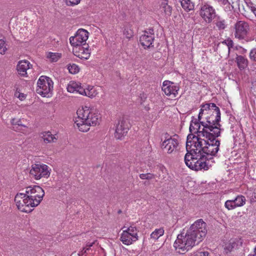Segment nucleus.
<instances>
[{"label":"nucleus","mask_w":256,"mask_h":256,"mask_svg":"<svg viewBox=\"0 0 256 256\" xmlns=\"http://www.w3.org/2000/svg\"><path fill=\"white\" fill-rule=\"evenodd\" d=\"M124 34L128 38H130L132 36V32L130 30L124 29Z\"/></svg>","instance_id":"nucleus-38"},{"label":"nucleus","mask_w":256,"mask_h":256,"mask_svg":"<svg viewBox=\"0 0 256 256\" xmlns=\"http://www.w3.org/2000/svg\"><path fill=\"white\" fill-rule=\"evenodd\" d=\"M162 88L165 94L172 98L177 96L179 90V87L176 84L168 80L163 82Z\"/></svg>","instance_id":"nucleus-13"},{"label":"nucleus","mask_w":256,"mask_h":256,"mask_svg":"<svg viewBox=\"0 0 256 256\" xmlns=\"http://www.w3.org/2000/svg\"><path fill=\"white\" fill-rule=\"evenodd\" d=\"M62 56V54L58 52H49L46 54L47 58L51 62H57Z\"/></svg>","instance_id":"nucleus-28"},{"label":"nucleus","mask_w":256,"mask_h":256,"mask_svg":"<svg viewBox=\"0 0 256 256\" xmlns=\"http://www.w3.org/2000/svg\"><path fill=\"white\" fill-rule=\"evenodd\" d=\"M138 230L136 226H132L122 231L120 240L126 245H130L138 239Z\"/></svg>","instance_id":"nucleus-8"},{"label":"nucleus","mask_w":256,"mask_h":256,"mask_svg":"<svg viewBox=\"0 0 256 256\" xmlns=\"http://www.w3.org/2000/svg\"><path fill=\"white\" fill-rule=\"evenodd\" d=\"M255 16H256V10H254V13Z\"/></svg>","instance_id":"nucleus-44"},{"label":"nucleus","mask_w":256,"mask_h":256,"mask_svg":"<svg viewBox=\"0 0 256 256\" xmlns=\"http://www.w3.org/2000/svg\"><path fill=\"white\" fill-rule=\"evenodd\" d=\"M18 97L19 98L20 100H22L26 98V95L24 94L19 93Z\"/></svg>","instance_id":"nucleus-40"},{"label":"nucleus","mask_w":256,"mask_h":256,"mask_svg":"<svg viewBox=\"0 0 256 256\" xmlns=\"http://www.w3.org/2000/svg\"><path fill=\"white\" fill-rule=\"evenodd\" d=\"M24 118H13L10 120V124L12 126V128L14 130H19L20 129L18 128V127L20 128H26V126L24 124Z\"/></svg>","instance_id":"nucleus-23"},{"label":"nucleus","mask_w":256,"mask_h":256,"mask_svg":"<svg viewBox=\"0 0 256 256\" xmlns=\"http://www.w3.org/2000/svg\"><path fill=\"white\" fill-rule=\"evenodd\" d=\"M37 84L36 92L38 94L44 97H49L51 96L54 83L50 78L44 76H40Z\"/></svg>","instance_id":"nucleus-7"},{"label":"nucleus","mask_w":256,"mask_h":256,"mask_svg":"<svg viewBox=\"0 0 256 256\" xmlns=\"http://www.w3.org/2000/svg\"><path fill=\"white\" fill-rule=\"evenodd\" d=\"M76 47L74 50V55L81 59H88L90 56V50L88 48V45Z\"/></svg>","instance_id":"nucleus-17"},{"label":"nucleus","mask_w":256,"mask_h":256,"mask_svg":"<svg viewBox=\"0 0 256 256\" xmlns=\"http://www.w3.org/2000/svg\"><path fill=\"white\" fill-rule=\"evenodd\" d=\"M44 196V190L38 186L26 188L25 192L18 194L14 198L17 208L21 212H30L38 206Z\"/></svg>","instance_id":"nucleus-4"},{"label":"nucleus","mask_w":256,"mask_h":256,"mask_svg":"<svg viewBox=\"0 0 256 256\" xmlns=\"http://www.w3.org/2000/svg\"><path fill=\"white\" fill-rule=\"evenodd\" d=\"M206 224L202 219L196 220L187 230L177 236L174 246L180 254H184L199 244L206 236L208 230Z\"/></svg>","instance_id":"nucleus-3"},{"label":"nucleus","mask_w":256,"mask_h":256,"mask_svg":"<svg viewBox=\"0 0 256 256\" xmlns=\"http://www.w3.org/2000/svg\"><path fill=\"white\" fill-rule=\"evenodd\" d=\"M208 252L198 251L194 252L192 256H208Z\"/></svg>","instance_id":"nucleus-39"},{"label":"nucleus","mask_w":256,"mask_h":256,"mask_svg":"<svg viewBox=\"0 0 256 256\" xmlns=\"http://www.w3.org/2000/svg\"><path fill=\"white\" fill-rule=\"evenodd\" d=\"M42 138L46 142H54L56 140V138L53 136L50 132H46L43 133Z\"/></svg>","instance_id":"nucleus-29"},{"label":"nucleus","mask_w":256,"mask_h":256,"mask_svg":"<svg viewBox=\"0 0 256 256\" xmlns=\"http://www.w3.org/2000/svg\"><path fill=\"white\" fill-rule=\"evenodd\" d=\"M198 14L206 24L212 22L216 16L214 8L207 3L202 4L200 6Z\"/></svg>","instance_id":"nucleus-10"},{"label":"nucleus","mask_w":256,"mask_h":256,"mask_svg":"<svg viewBox=\"0 0 256 256\" xmlns=\"http://www.w3.org/2000/svg\"><path fill=\"white\" fill-rule=\"evenodd\" d=\"M182 8L186 12H190L194 8L193 3L190 0H180Z\"/></svg>","instance_id":"nucleus-26"},{"label":"nucleus","mask_w":256,"mask_h":256,"mask_svg":"<svg viewBox=\"0 0 256 256\" xmlns=\"http://www.w3.org/2000/svg\"><path fill=\"white\" fill-rule=\"evenodd\" d=\"M240 0H225L224 4L223 6L226 5V8L228 10H230L231 8L232 9H240Z\"/></svg>","instance_id":"nucleus-24"},{"label":"nucleus","mask_w":256,"mask_h":256,"mask_svg":"<svg viewBox=\"0 0 256 256\" xmlns=\"http://www.w3.org/2000/svg\"><path fill=\"white\" fill-rule=\"evenodd\" d=\"M76 114L78 117L74 124L78 130L82 132H88L91 126L98 124L101 120L98 111L93 106H82L77 110Z\"/></svg>","instance_id":"nucleus-5"},{"label":"nucleus","mask_w":256,"mask_h":256,"mask_svg":"<svg viewBox=\"0 0 256 256\" xmlns=\"http://www.w3.org/2000/svg\"><path fill=\"white\" fill-rule=\"evenodd\" d=\"M51 169L45 164H35L32 166L30 174L36 180L42 178H48L50 174Z\"/></svg>","instance_id":"nucleus-9"},{"label":"nucleus","mask_w":256,"mask_h":256,"mask_svg":"<svg viewBox=\"0 0 256 256\" xmlns=\"http://www.w3.org/2000/svg\"><path fill=\"white\" fill-rule=\"evenodd\" d=\"M96 242V240H94L92 242H86L84 246L79 252L78 256H86L88 254L94 256L96 252V250H94V246Z\"/></svg>","instance_id":"nucleus-18"},{"label":"nucleus","mask_w":256,"mask_h":256,"mask_svg":"<svg viewBox=\"0 0 256 256\" xmlns=\"http://www.w3.org/2000/svg\"><path fill=\"white\" fill-rule=\"evenodd\" d=\"M246 202V198L244 196L240 194L237 196L234 200H227L224 203V206L228 210H232L244 206Z\"/></svg>","instance_id":"nucleus-14"},{"label":"nucleus","mask_w":256,"mask_h":256,"mask_svg":"<svg viewBox=\"0 0 256 256\" xmlns=\"http://www.w3.org/2000/svg\"><path fill=\"white\" fill-rule=\"evenodd\" d=\"M236 62L238 68L240 70H243L248 66V60L242 56L236 54Z\"/></svg>","instance_id":"nucleus-25"},{"label":"nucleus","mask_w":256,"mask_h":256,"mask_svg":"<svg viewBox=\"0 0 256 256\" xmlns=\"http://www.w3.org/2000/svg\"><path fill=\"white\" fill-rule=\"evenodd\" d=\"M220 108L214 103L202 104L200 109L198 118L192 117L190 126V131L196 133L198 136L200 132L206 130L209 133L215 128L220 127Z\"/></svg>","instance_id":"nucleus-2"},{"label":"nucleus","mask_w":256,"mask_h":256,"mask_svg":"<svg viewBox=\"0 0 256 256\" xmlns=\"http://www.w3.org/2000/svg\"><path fill=\"white\" fill-rule=\"evenodd\" d=\"M68 70L69 72L72 74H76L80 70L78 66L76 64L69 65L68 66Z\"/></svg>","instance_id":"nucleus-32"},{"label":"nucleus","mask_w":256,"mask_h":256,"mask_svg":"<svg viewBox=\"0 0 256 256\" xmlns=\"http://www.w3.org/2000/svg\"><path fill=\"white\" fill-rule=\"evenodd\" d=\"M154 175L150 173L142 174L140 175V178L142 180H151L152 178H154Z\"/></svg>","instance_id":"nucleus-35"},{"label":"nucleus","mask_w":256,"mask_h":256,"mask_svg":"<svg viewBox=\"0 0 256 256\" xmlns=\"http://www.w3.org/2000/svg\"><path fill=\"white\" fill-rule=\"evenodd\" d=\"M234 35L239 40H244L246 42L256 40V32L250 33V26L248 22L238 20L234 24Z\"/></svg>","instance_id":"nucleus-6"},{"label":"nucleus","mask_w":256,"mask_h":256,"mask_svg":"<svg viewBox=\"0 0 256 256\" xmlns=\"http://www.w3.org/2000/svg\"><path fill=\"white\" fill-rule=\"evenodd\" d=\"M160 10L166 16H170L172 14V8L168 0H161Z\"/></svg>","instance_id":"nucleus-21"},{"label":"nucleus","mask_w":256,"mask_h":256,"mask_svg":"<svg viewBox=\"0 0 256 256\" xmlns=\"http://www.w3.org/2000/svg\"><path fill=\"white\" fill-rule=\"evenodd\" d=\"M214 20V23L218 30L223 31L227 27L226 20L220 16L216 15Z\"/></svg>","instance_id":"nucleus-22"},{"label":"nucleus","mask_w":256,"mask_h":256,"mask_svg":"<svg viewBox=\"0 0 256 256\" xmlns=\"http://www.w3.org/2000/svg\"><path fill=\"white\" fill-rule=\"evenodd\" d=\"M178 144V140L176 138L170 137L162 142V148L168 154H172L176 151Z\"/></svg>","instance_id":"nucleus-16"},{"label":"nucleus","mask_w":256,"mask_h":256,"mask_svg":"<svg viewBox=\"0 0 256 256\" xmlns=\"http://www.w3.org/2000/svg\"><path fill=\"white\" fill-rule=\"evenodd\" d=\"M97 93L95 89L92 86L88 87V88L86 90L84 88V92H83L82 95L87 96L89 98H92L96 95Z\"/></svg>","instance_id":"nucleus-30"},{"label":"nucleus","mask_w":256,"mask_h":256,"mask_svg":"<svg viewBox=\"0 0 256 256\" xmlns=\"http://www.w3.org/2000/svg\"><path fill=\"white\" fill-rule=\"evenodd\" d=\"M164 230L163 228L156 229L150 234V239L156 241L164 235Z\"/></svg>","instance_id":"nucleus-27"},{"label":"nucleus","mask_w":256,"mask_h":256,"mask_svg":"<svg viewBox=\"0 0 256 256\" xmlns=\"http://www.w3.org/2000/svg\"><path fill=\"white\" fill-rule=\"evenodd\" d=\"M66 4L68 6H74L78 4L81 0H64Z\"/></svg>","instance_id":"nucleus-36"},{"label":"nucleus","mask_w":256,"mask_h":256,"mask_svg":"<svg viewBox=\"0 0 256 256\" xmlns=\"http://www.w3.org/2000/svg\"><path fill=\"white\" fill-rule=\"evenodd\" d=\"M218 2L222 5H223L224 4V0H217Z\"/></svg>","instance_id":"nucleus-42"},{"label":"nucleus","mask_w":256,"mask_h":256,"mask_svg":"<svg viewBox=\"0 0 256 256\" xmlns=\"http://www.w3.org/2000/svg\"><path fill=\"white\" fill-rule=\"evenodd\" d=\"M88 32L84 29H79L74 36L70 38L72 46L76 47L86 46V41L88 38Z\"/></svg>","instance_id":"nucleus-11"},{"label":"nucleus","mask_w":256,"mask_h":256,"mask_svg":"<svg viewBox=\"0 0 256 256\" xmlns=\"http://www.w3.org/2000/svg\"><path fill=\"white\" fill-rule=\"evenodd\" d=\"M67 90L72 93H77L82 94L84 92V88L82 86L81 84L78 82L70 81L68 84Z\"/></svg>","instance_id":"nucleus-19"},{"label":"nucleus","mask_w":256,"mask_h":256,"mask_svg":"<svg viewBox=\"0 0 256 256\" xmlns=\"http://www.w3.org/2000/svg\"><path fill=\"white\" fill-rule=\"evenodd\" d=\"M30 62L28 60L20 61L17 65V70L18 74L22 76H27V70L30 68Z\"/></svg>","instance_id":"nucleus-20"},{"label":"nucleus","mask_w":256,"mask_h":256,"mask_svg":"<svg viewBox=\"0 0 256 256\" xmlns=\"http://www.w3.org/2000/svg\"><path fill=\"white\" fill-rule=\"evenodd\" d=\"M152 30H149V32L145 31L140 38V42L141 45L144 48H149L153 46L152 44L154 40V34Z\"/></svg>","instance_id":"nucleus-15"},{"label":"nucleus","mask_w":256,"mask_h":256,"mask_svg":"<svg viewBox=\"0 0 256 256\" xmlns=\"http://www.w3.org/2000/svg\"><path fill=\"white\" fill-rule=\"evenodd\" d=\"M248 6L250 7V10H252V12L254 14V10H256V7L254 6L252 4H250L248 5Z\"/></svg>","instance_id":"nucleus-41"},{"label":"nucleus","mask_w":256,"mask_h":256,"mask_svg":"<svg viewBox=\"0 0 256 256\" xmlns=\"http://www.w3.org/2000/svg\"><path fill=\"white\" fill-rule=\"evenodd\" d=\"M220 134V127H218L210 133L206 130L200 132L198 136H188L184 162L189 168L196 171L210 168L214 162V156L220 150V141L216 138Z\"/></svg>","instance_id":"nucleus-1"},{"label":"nucleus","mask_w":256,"mask_h":256,"mask_svg":"<svg viewBox=\"0 0 256 256\" xmlns=\"http://www.w3.org/2000/svg\"><path fill=\"white\" fill-rule=\"evenodd\" d=\"M226 9H227L226 8ZM227 10H228V9L227 10H226V11H227Z\"/></svg>","instance_id":"nucleus-45"},{"label":"nucleus","mask_w":256,"mask_h":256,"mask_svg":"<svg viewBox=\"0 0 256 256\" xmlns=\"http://www.w3.org/2000/svg\"><path fill=\"white\" fill-rule=\"evenodd\" d=\"M248 256H256V246L254 248V253L253 254H249Z\"/></svg>","instance_id":"nucleus-43"},{"label":"nucleus","mask_w":256,"mask_h":256,"mask_svg":"<svg viewBox=\"0 0 256 256\" xmlns=\"http://www.w3.org/2000/svg\"><path fill=\"white\" fill-rule=\"evenodd\" d=\"M235 246V243L234 242H228L225 244L224 246V249L226 253L230 252L233 249Z\"/></svg>","instance_id":"nucleus-34"},{"label":"nucleus","mask_w":256,"mask_h":256,"mask_svg":"<svg viewBox=\"0 0 256 256\" xmlns=\"http://www.w3.org/2000/svg\"><path fill=\"white\" fill-rule=\"evenodd\" d=\"M7 48L5 38L2 36L0 35V54H4Z\"/></svg>","instance_id":"nucleus-31"},{"label":"nucleus","mask_w":256,"mask_h":256,"mask_svg":"<svg viewBox=\"0 0 256 256\" xmlns=\"http://www.w3.org/2000/svg\"><path fill=\"white\" fill-rule=\"evenodd\" d=\"M130 124L124 118H120L116 124L114 136L117 139H122L126 136L129 130Z\"/></svg>","instance_id":"nucleus-12"},{"label":"nucleus","mask_w":256,"mask_h":256,"mask_svg":"<svg viewBox=\"0 0 256 256\" xmlns=\"http://www.w3.org/2000/svg\"><path fill=\"white\" fill-rule=\"evenodd\" d=\"M222 44H224L228 47V54L230 52V48L234 46V42L230 38L225 40H224L222 42Z\"/></svg>","instance_id":"nucleus-33"},{"label":"nucleus","mask_w":256,"mask_h":256,"mask_svg":"<svg viewBox=\"0 0 256 256\" xmlns=\"http://www.w3.org/2000/svg\"><path fill=\"white\" fill-rule=\"evenodd\" d=\"M250 58L251 60L256 62V48H254L250 50Z\"/></svg>","instance_id":"nucleus-37"}]
</instances>
